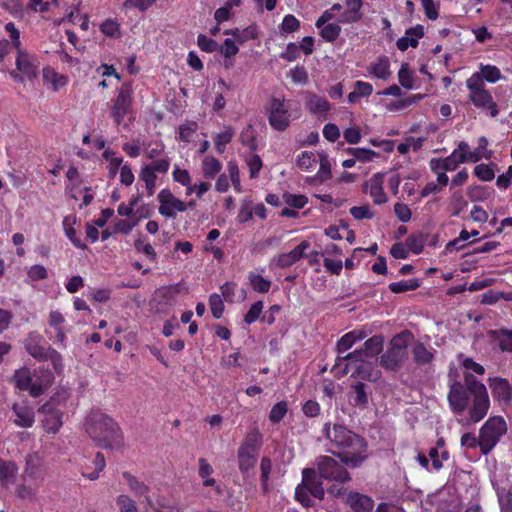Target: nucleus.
<instances>
[{"instance_id": "obj_57", "label": "nucleus", "mask_w": 512, "mask_h": 512, "mask_svg": "<svg viewBox=\"0 0 512 512\" xmlns=\"http://www.w3.org/2000/svg\"><path fill=\"white\" fill-rule=\"evenodd\" d=\"M398 80L402 87L412 89L414 86V78L407 64H402L398 72Z\"/></svg>"}, {"instance_id": "obj_11", "label": "nucleus", "mask_w": 512, "mask_h": 512, "mask_svg": "<svg viewBox=\"0 0 512 512\" xmlns=\"http://www.w3.org/2000/svg\"><path fill=\"white\" fill-rule=\"evenodd\" d=\"M316 466L321 477L344 483L350 480V475L345 468L339 465L330 456H320L316 459Z\"/></svg>"}, {"instance_id": "obj_12", "label": "nucleus", "mask_w": 512, "mask_h": 512, "mask_svg": "<svg viewBox=\"0 0 512 512\" xmlns=\"http://www.w3.org/2000/svg\"><path fill=\"white\" fill-rule=\"evenodd\" d=\"M478 161L479 156L476 153H470L468 143L461 141L449 156L443 158V167L445 172H451L455 171L462 163H476Z\"/></svg>"}, {"instance_id": "obj_38", "label": "nucleus", "mask_w": 512, "mask_h": 512, "mask_svg": "<svg viewBox=\"0 0 512 512\" xmlns=\"http://www.w3.org/2000/svg\"><path fill=\"white\" fill-rule=\"evenodd\" d=\"M13 381L18 389L28 391L31 395L32 372L28 368L22 367L16 370L13 376Z\"/></svg>"}, {"instance_id": "obj_33", "label": "nucleus", "mask_w": 512, "mask_h": 512, "mask_svg": "<svg viewBox=\"0 0 512 512\" xmlns=\"http://www.w3.org/2000/svg\"><path fill=\"white\" fill-rule=\"evenodd\" d=\"M368 73L377 79L387 80L391 76L389 59L385 56L379 57L369 65Z\"/></svg>"}, {"instance_id": "obj_14", "label": "nucleus", "mask_w": 512, "mask_h": 512, "mask_svg": "<svg viewBox=\"0 0 512 512\" xmlns=\"http://www.w3.org/2000/svg\"><path fill=\"white\" fill-rule=\"evenodd\" d=\"M41 413L44 415L42 426L48 434H57L63 425V412L55 406L53 401L45 403L41 407Z\"/></svg>"}, {"instance_id": "obj_48", "label": "nucleus", "mask_w": 512, "mask_h": 512, "mask_svg": "<svg viewBox=\"0 0 512 512\" xmlns=\"http://www.w3.org/2000/svg\"><path fill=\"white\" fill-rule=\"evenodd\" d=\"M319 29L320 36L327 42L335 41L341 33V27L338 21L337 23H326Z\"/></svg>"}, {"instance_id": "obj_5", "label": "nucleus", "mask_w": 512, "mask_h": 512, "mask_svg": "<svg viewBox=\"0 0 512 512\" xmlns=\"http://www.w3.org/2000/svg\"><path fill=\"white\" fill-rule=\"evenodd\" d=\"M466 88L468 90V100L476 108L488 111L491 117L498 115L497 104L479 76H470L466 80Z\"/></svg>"}, {"instance_id": "obj_31", "label": "nucleus", "mask_w": 512, "mask_h": 512, "mask_svg": "<svg viewBox=\"0 0 512 512\" xmlns=\"http://www.w3.org/2000/svg\"><path fill=\"white\" fill-rule=\"evenodd\" d=\"M180 291V284L164 286L155 291L154 297L160 304L170 306L176 303Z\"/></svg>"}, {"instance_id": "obj_25", "label": "nucleus", "mask_w": 512, "mask_h": 512, "mask_svg": "<svg viewBox=\"0 0 512 512\" xmlns=\"http://www.w3.org/2000/svg\"><path fill=\"white\" fill-rule=\"evenodd\" d=\"M346 10L337 18L339 23L350 24L358 22L361 17L362 0H345Z\"/></svg>"}, {"instance_id": "obj_3", "label": "nucleus", "mask_w": 512, "mask_h": 512, "mask_svg": "<svg viewBox=\"0 0 512 512\" xmlns=\"http://www.w3.org/2000/svg\"><path fill=\"white\" fill-rule=\"evenodd\" d=\"M270 126L276 131H285L301 115L298 104L284 97H271L266 106Z\"/></svg>"}, {"instance_id": "obj_28", "label": "nucleus", "mask_w": 512, "mask_h": 512, "mask_svg": "<svg viewBox=\"0 0 512 512\" xmlns=\"http://www.w3.org/2000/svg\"><path fill=\"white\" fill-rule=\"evenodd\" d=\"M12 410L15 414L13 422L15 425L23 428H30L35 421L34 411L26 405L14 404Z\"/></svg>"}, {"instance_id": "obj_24", "label": "nucleus", "mask_w": 512, "mask_h": 512, "mask_svg": "<svg viewBox=\"0 0 512 512\" xmlns=\"http://www.w3.org/2000/svg\"><path fill=\"white\" fill-rule=\"evenodd\" d=\"M310 247L308 241H302L298 246L288 253H283L277 256L273 262L280 268H286L297 261H299L305 254V251Z\"/></svg>"}, {"instance_id": "obj_45", "label": "nucleus", "mask_w": 512, "mask_h": 512, "mask_svg": "<svg viewBox=\"0 0 512 512\" xmlns=\"http://www.w3.org/2000/svg\"><path fill=\"white\" fill-rule=\"evenodd\" d=\"M17 472L18 468L13 462L0 461V480L4 485L12 483Z\"/></svg>"}, {"instance_id": "obj_52", "label": "nucleus", "mask_w": 512, "mask_h": 512, "mask_svg": "<svg viewBox=\"0 0 512 512\" xmlns=\"http://www.w3.org/2000/svg\"><path fill=\"white\" fill-rule=\"evenodd\" d=\"M411 339L412 335L410 333L403 332L392 338L390 346L406 355V350Z\"/></svg>"}, {"instance_id": "obj_17", "label": "nucleus", "mask_w": 512, "mask_h": 512, "mask_svg": "<svg viewBox=\"0 0 512 512\" xmlns=\"http://www.w3.org/2000/svg\"><path fill=\"white\" fill-rule=\"evenodd\" d=\"M123 479L125 480L126 485L128 486L129 490L136 496V497H143V503L150 509H154L156 506L153 503L152 498L149 495L150 487L144 483L143 481L139 480L136 476L132 475L129 472H124L122 474Z\"/></svg>"}, {"instance_id": "obj_63", "label": "nucleus", "mask_w": 512, "mask_h": 512, "mask_svg": "<svg viewBox=\"0 0 512 512\" xmlns=\"http://www.w3.org/2000/svg\"><path fill=\"white\" fill-rule=\"evenodd\" d=\"M209 306L212 315L215 318H220L224 311V303L222 297L219 294H212L209 298Z\"/></svg>"}, {"instance_id": "obj_16", "label": "nucleus", "mask_w": 512, "mask_h": 512, "mask_svg": "<svg viewBox=\"0 0 512 512\" xmlns=\"http://www.w3.org/2000/svg\"><path fill=\"white\" fill-rule=\"evenodd\" d=\"M105 466V458L100 452L96 453L92 458L83 456L79 462L82 476L92 481L99 478L100 472Z\"/></svg>"}, {"instance_id": "obj_39", "label": "nucleus", "mask_w": 512, "mask_h": 512, "mask_svg": "<svg viewBox=\"0 0 512 512\" xmlns=\"http://www.w3.org/2000/svg\"><path fill=\"white\" fill-rule=\"evenodd\" d=\"M224 34L233 36L235 39L234 41L239 44L256 39L258 36L257 28L255 26H249L242 30L238 28L225 30Z\"/></svg>"}, {"instance_id": "obj_21", "label": "nucleus", "mask_w": 512, "mask_h": 512, "mask_svg": "<svg viewBox=\"0 0 512 512\" xmlns=\"http://www.w3.org/2000/svg\"><path fill=\"white\" fill-rule=\"evenodd\" d=\"M489 387L493 398L499 403L508 404L512 400V387L507 380L500 377L490 378Z\"/></svg>"}, {"instance_id": "obj_36", "label": "nucleus", "mask_w": 512, "mask_h": 512, "mask_svg": "<svg viewBox=\"0 0 512 512\" xmlns=\"http://www.w3.org/2000/svg\"><path fill=\"white\" fill-rule=\"evenodd\" d=\"M471 76H479L481 81L485 83H496L502 78L501 71L498 67L490 64H480L479 71L474 72Z\"/></svg>"}, {"instance_id": "obj_9", "label": "nucleus", "mask_w": 512, "mask_h": 512, "mask_svg": "<svg viewBox=\"0 0 512 512\" xmlns=\"http://www.w3.org/2000/svg\"><path fill=\"white\" fill-rule=\"evenodd\" d=\"M133 103V87L130 82H125L117 91V95L112 101L111 115L117 125L130 112Z\"/></svg>"}, {"instance_id": "obj_46", "label": "nucleus", "mask_w": 512, "mask_h": 512, "mask_svg": "<svg viewBox=\"0 0 512 512\" xmlns=\"http://www.w3.org/2000/svg\"><path fill=\"white\" fill-rule=\"evenodd\" d=\"M248 280L254 291L259 293H267L271 288V281L264 278L260 274L250 272Z\"/></svg>"}, {"instance_id": "obj_42", "label": "nucleus", "mask_w": 512, "mask_h": 512, "mask_svg": "<svg viewBox=\"0 0 512 512\" xmlns=\"http://www.w3.org/2000/svg\"><path fill=\"white\" fill-rule=\"evenodd\" d=\"M233 136L234 130L230 126H225L221 132L214 136L213 140L215 149L219 154H222L225 151L226 145L232 141Z\"/></svg>"}, {"instance_id": "obj_20", "label": "nucleus", "mask_w": 512, "mask_h": 512, "mask_svg": "<svg viewBox=\"0 0 512 512\" xmlns=\"http://www.w3.org/2000/svg\"><path fill=\"white\" fill-rule=\"evenodd\" d=\"M54 381V376L48 369L39 367L32 373L31 396L38 397L48 389Z\"/></svg>"}, {"instance_id": "obj_40", "label": "nucleus", "mask_w": 512, "mask_h": 512, "mask_svg": "<svg viewBox=\"0 0 512 512\" xmlns=\"http://www.w3.org/2000/svg\"><path fill=\"white\" fill-rule=\"evenodd\" d=\"M214 473L213 467L204 458L198 460V474L202 479V484L205 487H216V480L212 477Z\"/></svg>"}, {"instance_id": "obj_34", "label": "nucleus", "mask_w": 512, "mask_h": 512, "mask_svg": "<svg viewBox=\"0 0 512 512\" xmlns=\"http://www.w3.org/2000/svg\"><path fill=\"white\" fill-rule=\"evenodd\" d=\"M222 163L212 155H206L202 159L201 171L205 179H214L222 170Z\"/></svg>"}, {"instance_id": "obj_22", "label": "nucleus", "mask_w": 512, "mask_h": 512, "mask_svg": "<svg viewBox=\"0 0 512 512\" xmlns=\"http://www.w3.org/2000/svg\"><path fill=\"white\" fill-rule=\"evenodd\" d=\"M450 406L454 412H463L468 405V394L460 382H454L450 387L448 394Z\"/></svg>"}, {"instance_id": "obj_37", "label": "nucleus", "mask_w": 512, "mask_h": 512, "mask_svg": "<svg viewBox=\"0 0 512 512\" xmlns=\"http://www.w3.org/2000/svg\"><path fill=\"white\" fill-rule=\"evenodd\" d=\"M317 157L318 152L315 153L312 151H302L296 157V166L304 172H311L316 168L318 163Z\"/></svg>"}, {"instance_id": "obj_41", "label": "nucleus", "mask_w": 512, "mask_h": 512, "mask_svg": "<svg viewBox=\"0 0 512 512\" xmlns=\"http://www.w3.org/2000/svg\"><path fill=\"white\" fill-rule=\"evenodd\" d=\"M373 93V86L365 81H356L354 84V90L348 94V102L353 104L358 101L361 97H368Z\"/></svg>"}, {"instance_id": "obj_13", "label": "nucleus", "mask_w": 512, "mask_h": 512, "mask_svg": "<svg viewBox=\"0 0 512 512\" xmlns=\"http://www.w3.org/2000/svg\"><path fill=\"white\" fill-rule=\"evenodd\" d=\"M159 213L166 218H175L177 213L185 212L187 205L177 198L169 189H162L157 196Z\"/></svg>"}, {"instance_id": "obj_51", "label": "nucleus", "mask_w": 512, "mask_h": 512, "mask_svg": "<svg viewBox=\"0 0 512 512\" xmlns=\"http://www.w3.org/2000/svg\"><path fill=\"white\" fill-rule=\"evenodd\" d=\"M288 412V404L286 401H280L273 405L269 413V420L276 424L279 423Z\"/></svg>"}, {"instance_id": "obj_50", "label": "nucleus", "mask_w": 512, "mask_h": 512, "mask_svg": "<svg viewBox=\"0 0 512 512\" xmlns=\"http://www.w3.org/2000/svg\"><path fill=\"white\" fill-rule=\"evenodd\" d=\"M245 163L249 168L250 178H257L259 176V172L263 166V162L259 155L254 153H249L245 156Z\"/></svg>"}, {"instance_id": "obj_4", "label": "nucleus", "mask_w": 512, "mask_h": 512, "mask_svg": "<svg viewBox=\"0 0 512 512\" xmlns=\"http://www.w3.org/2000/svg\"><path fill=\"white\" fill-rule=\"evenodd\" d=\"M263 443V435L257 427L251 428L241 443L237 457L238 465L241 472L245 473L252 469L256 462L258 452Z\"/></svg>"}, {"instance_id": "obj_18", "label": "nucleus", "mask_w": 512, "mask_h": 512, "mask_svg": "<svg viewBox=\"0 0 512 512\" xmlns=\"http://www.w3.org/2000/svg\"><path fill=\"white\" fill-rule=\"evenodd\" d=\"M383 337L373 336L365 341L364 349L355 350L351 353L343 356L342 359H354L357 357H368L371 359H377V355L382 351L383 348Z\"/></svg>"}, {"instance_id": "obj_27", "label": "nucleus", "mask_w": 512, "mask_h": 512, "mask_svg": "<svg viewBox=\"0 0 512 512\" xmlns=\"http://www.w3.org/2000/svg\"><path fill=\"white\" fill-rule=\"evenodd\" d=\"M367 337L366 332L363 330H353L343 335L337 342L338 356H345L344 354L351 349L356 343L362 341Z\"/></svg>"}, {"instance_id": "obj_58", "label": "nucleus", "mask_w": 512, "mask_h": 512, "mask_svg": "<svg viewBox=\"0 0 512 512\" xmlns=\"http://www.w3.org/2000/svg\"><path fill=\"white\" fill-rule=\"evenodd\" d=\"M227 171L229 173L228 178L231 179L232 185L237 192H242V186L240 181V171L235 161H229L227 164Z\"/></svg>"}, {"instance_id": "obj_19", "label": "nucleus", "mask_w": 512, "mask_h": 512, "mask_svg": "<svg viewBox=\"0 0 512 512\" xmlns=\"http://www.w3.org/2000/svg\"><path fill=\"white\" fill-rule=\"evenodd\" d=\"M25 349L34 359L45 361L51 347L44 344L43 337L37 332H31L25 339Z\"/></svg>"}, {"instance_id": "obj_35", "label": "nucleus", "mask_w": 512, "mask_h": 512, "mask_svg": "<svg viewBox=\"0 0 512 512\" xmlns=\"http://www.w3.org/2000/svg\"><path fill=\"white\" fill-rule=\"evenodd\" d=\"M405 357L406 355H404L402 352L390 346L388 350L381 356L380 365L385 369L393 370L401 364Z\"/></svg>"}, {"instance_id": "obj_1", "label": "nucleus", "mask_w": 512, "mask_h": 512, "mask_svg": "<svg viewBox=\"0 0 512 512\" xmlns=\"http://www.w3.org/2000/svg\"><path fill=\"white\" fill-rule=\"evenodd\" d=\"M324 432L334 455L350 467H358L366 459L367 444L360 436L347 427L325 424Z\"/></svg>"}, {"instance_id": "obj_23", "label": "nucleus", "mask_w": 512, "mask_h": 512, "mask_svg": "<svg viewBox=\"0 0 512 512\" xmlns=\"http://www.w3.org/2000/svg\"><path fill=\"white\" fill-rule=\"evenodd\" d=\"M305 106L307 110L318 117H326L331 109L328 100L314 93H305Z\"/></svg>"}, {"instance_id": "obj_55", "label": "nucleus", "mask_w": 512, "mask_h": 512, "mask_svg": "<svg viewBox=\"0 0 512 512\" xmlns=\"http://www.w3.org/2000/svg\"><path fill=\"white\" fill-rule=\"evenodd\" d=\"M413 355L418 364H427L433 358L432 353L422 343H417L413 347Z\"/></svg>"}, {"instance_id": "obj_6", "label": "nucleus", "mask_w": 512, "mask_h": 512, "mask_svg": "<svg viewBox=\"0 0 512 512\" xmlns=\"http://www.w3.org/2000/svg\"><path fill=\"white\" fill-rule=\"evenodd\" d=\"M465 386L473 396V404L469 411L470 419L479 422L486 416L490 406L487 389L484 384L468 374L465 376Z\"/></svg>"}, {"instance_id": "obj_32", "label": "nucleus", "mask_w": 512, "mask_h": 512, "mask_svg": "<svg viewBox=\"0 0 512 512\" xmlns=\"http://www.w3.org/2000/svg\"><path fill=\"white\" fill-rule=\"evenodd\" d=\"M43 80L44 84L54 91H58L65 87L68 83L66 76L59 74L53 68L45 67L43 69Z\"/></svg>"}, {"instance_id": "obj_64", "label": "nucleus", "mask_w": 512, "mask_h": 512, "mask_svg": "<svg viewBox=\"0 0 512 512\" xmlns=\"http://www.w3.org/2000/svg\"><path fill=\"white\" fill-rule=\"evenodd\" d=\"M498 501L501 512H512V486L508 490L498 493Z\"/></svg>"}, {"instance_id": "obj_59", "label": "nucleus", "mask_w": 512, "mask_h": 512, "mask_svg": "<svg viewBox=\"0 0 512 512\" xmlns=\"http://www.w3.org/2000/svg\"><path fill=\"white\" fill-rule=\"evenodd\" d=\"M198 129V124L194 121L186 122L179 127V140L190 142L192 136Z\"/></svg>"}, {"instance_id": "obj_49", "label": "nucleus", "mask_w": 512, "mask_h": 512, "mask_svg": "<svg viewBox=\"0 0 512 512\" xmlns=\"http://www.w3.org/2000/svg\"><path fill=\"white\" fill-rule=\"evenodd\" d=\"M347 153L361 162H371L379 156L377 152L367 148H349Z\"/></svg>"}, {"instance_id": "obj_61", "label": "nucleus", "mask_w": 512, "mask_h": 512, "mask_svg": "<svg viewBox=\"0 0 512 512\" xmlns=\"http://www.w3.org/2000/svg\"><path fill=\"white\" fill-rule=\"evenodd\" d=\"M5 31L8 34L11 45L14 47L16 51L22 50V44L20 40V31L16 28L13 22H8L5 25Z\"/></svg>"}, {"instance_id": "obj_29", "label": "nucleus", "mask_w": 512, "mask_h": 512, "mask_svg": "<svg viewBox=\"0 0 512 512\" xmlns=\"http://www.w3.org/2000/svg\"><path fill=\"white\" fill-rule=\"evenodd\" d=\"M303 487L306 488L312 496L317 499H323L324 497V488L322 484L318 481L316 473L313 469H304L303 470Z\"/></svg>"}, {"instance_id": "obj_62", "label": "nucleus", "mask_w": 512, "mask_h": 512, "mask_svg": "<svg viewBox=\"0 0 512 512\" xmlns=\"http://www.w3.org/2000/svg\"><path fill=\"white\" fill-rule=\"evenodd\" d=\"M300 28V21L292 14L285 15L282 23L280 24V30L283 33H292Z\"/></svg>"}, {"instance_id": "obj_56", "label": "nucleus", "mask_w": 512, "mask_h": 512, "mask_svg": "<svg viewBox=\"0 0 512 512\" xmlns=\"http://www.w3.org/2000/svg\"><path fill=\"white\" fill-rule=\"evenodd\" d=\"M0 6L14 17L21 18L24 15V8L18 0H0Z\"/></svg>"}, {"instance_id": "obj_8", "label": "nucleus", "mask_w": 512, "mask_h": 512, "mask_svg": "<svg viewBox=\"0 0 512 512\" xmlns=\"http://www.w3.org/2000/svg\"><path fill=\"white\" fill-rule=\"evenodd\" d=\"M507 431L505 420L500 417H490L480 429L479 447L483 454H488Z\"/></svg>"}, {"instance_id": "obj_2", "label": "nucleus", "mask_w": 512, "mask_h": 512, "mask_svg": "<svg viewBox=\"0 0 512 512\" xmlns=\"http://www.w3.org/2000/svg\"><path fill=\"white\" fill-rule=\"evenodd\" d=\"M89 436L103 448H120L123 445L122 432L117 423L101 411H92L86 420Z\"/></svg>"}, {"instance_id": "obj_53", "label": "nucleus", "mask_w": 512, "mask_h": 512, "mask_svg": "<svg viewBox=\"0 0 512 512\" xmlns=\"http://www.w3.org/2000/svg\"><path fill=\"white\" fill-rule=\"evenodd\" d=\"M494 334L500 349L512 352V330H500Z\"/></svg>"}, {"instance_id": "obj_15", "label": "nucleus", "mask_w": 512, "mask_h": 512, "mask_svg": "<svg viewBox=\"0 0 512 512\" xmlns=\"http://www.w3.org/2000/svg\"><path fill=\"white\" fill-rule=\"evenodd\" d=\"M386 176L385 172L375 173L363 184V191L371 197L376 205H382L388 201L387 194L384 192Z\"/></svg>"}, {"instance_id": "obj_30", "label": "nucleus", "mask_w": 512, "mask_h": 512, "mask_svg": "<svg viewBox=\"0 0 512 512\" xmlns=\"http://www.w3.org/2000/svg\"><path fill=\"white\" fill-rule=\"evenodd\" d=\"M424 35L423 27L418 25L406 31L405 35L399 38L396 42L397 48L400 51H406L409 47L415 48L418 45L419 39Z\"/></svg>"}, {"instance_id": "obj_43", "label": "nucleus", "mask_w": 512, "mask_h": 512, "mask_svg": "<svg viewBox=\"0 0 512 512\" xmlns=\"http://www.w3.org/2000/svg\"><path fill=\"white\" fill-rule=\"evenodd\" d=\"M139 178L145 184L147 195H154L157 186V174L153 172L151 168H148L146 165H144L140 170Z\"/></svg>"}, {"instance_id": "obj_47", "label": "nucleus", "mask_w": 512, "mask_h": 512, "mask_svg": "<svg viewBox=\"0 0 512 512\" xmlns=\"http://www.w3.org/2000/svg\"><path fill=\"white\" fill-rule=\"evenodd\" d=\"M115 503L119 512H139L136 501L127 494L118 495Z\"/></svg>"}, {"instance_id": "obj_7", "label": "nucleus", "mask_w": 512, "mask_h": 512, "mask_svg": "<svg viewBox=\"0 0 512 512\" xmlns=\"http://www.w3.org/2000/svg\"><path fill=\"white\" fill-rule=\"evenodd\" d=\"M340 358H343V356L337 357V366L344 365L343 372L345 374L350 373L353 377L369 381H376L380 377V372L375 367L377 359L368 357H357L354 359Z\"/></svg>"}, {"instance_id": "obj_54", "label": "nucleus", "mask_w": 512, "mask_h": 512, "mask_svg": "<svg viewBox=\"0 0 512 512\" xmlns=\"http://www.w3.org/2000/svg\"><path fill=\"white\" fill-rule=\"evenodd\" d=\"M418 287H419V283L415 279L402 280L399 282H393V283L389 284V289L393 293H402V292H406V291H411V290L417 289Z\"/></svg>"}, {"instance_id": "obj_26", "label": "nucleus", "mask_w": 512, "mask_h": 512, "mask_svg": "<svg viewBox=\"0 0 512 512\" xmlns=\"http://www.w3.org/2000/svg\"><path fill=\"white\" fill-rule=\"evenodd\" d=\"M346 503L355 512H370L374 507V501L370 497L357 492L348 493Z\"/></svg>"}, {"instance_id": "obj_60", "label": "nucleus", "mask_w": 512, "mask_h": 512, "mask_svg": "<svg viewBox=\"0 0 512 512\" xmlns=\"http://www.w3.org/2000/svg\"><path fill=\"white\" fill-rule=\"evenodd\" d=\"M66 177L68 179V185L67 189L70 191L71 196L75 199H77V196L75 195L74 191L76 188L80 185V176L77 168L70 167L66 172Z\"/></svg>"}, {"instance_id": "obj_44", "label": "nucleus", "mask_w": 512, "mask_h": 512, "mask_svg": "<svg viewBox=\"0 0 512 512\" xmlns=\"http://www.w3.org/2000/svg\"><path fill=\"white\" fill-rule=\"evenodd\" d=\"M318 163L319 170L317 172V178L323 182L331 178V161L327 153L324 151L318 152Z\"/></svg>"}, {"instance_id": "obj_10", "label": "nucleus", "mask_w": 512, "mask_h": 512, "mask_svg": "<svg viewBox=\"0 0 512 512\" xmlns=\"http://www.w3.org/2000/svg\"><path fill=\"white\" fill-rule=\"evenodd\" d=\"M16 52L17 71H11V77L18 82L32 80L37 76L38 65L36 63V59L23 49Z\"/></svg>"}]
</instances>
